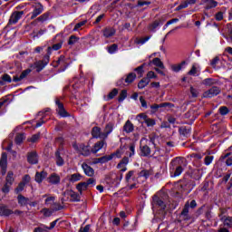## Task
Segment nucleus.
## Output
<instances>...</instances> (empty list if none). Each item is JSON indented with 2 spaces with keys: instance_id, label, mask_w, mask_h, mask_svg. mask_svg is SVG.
I'll return each mask as SVG.
<instances>
[{
  "instance_id": "ea45409f",
  "label": "nucleus",
  "mask_w": 232,
  "mask_h": 232,
  "mask_svg": "<svg viewBox=\"0 0 232 232\" xmlns=\"http://www.w3.org/2000/svg\"><path fill=\"white\" fill-rule=\"evenodd\" d=\"M70 197L73 202H79V200H81V196L76 192L71 191Z\"/></svg>"
},
{
  "instance_id": "4468645a",
  "label": "nucleus",
  "mask_w": 232,
  "mask_h": 232,
  "mask_svg": "<svg viewBox=\"0 0 232 232\" xmlns=\"http://www.w3.org/2000/svg\"><path fill=\"white\" fill-rule=\"evenodd\" d=\"M50 62V54L44 56V61L36 63V68L38 72H41Z\"/></svg>"
},
{
  "instance_id": "f8f14e48",
  "label": "nucleus",
  "mask_w": 232,
  "mask_h": 232,
  "mask_svg": "<svg viewBox=\"0 0 232 232\" xmlns=\"http://www.w3.org/2000/svg\"><path fill=\"white\" fill-rule=\"evenodd\" d=\"M47 182L49 184H53V185L60 184L61 183V177L56 173H53L47 178Z\"/></svg>"
},
{
  "instance_id": "423d86ee",
  "label": "nucleus",
  "mask_w": 232,
  "mask_h": 232,
  "mask_svg": "<svg viewBox=\"0 0 232 232\" xmlns=\"http://www.w3.org/2000/svg\"><path fill=\"white\" fill-rule=\"evenodd\" d=\"M7 160L8 156L6 155V153H2V157L0 159V175H2V177H5V175H6Z\"/></svg>"
},
{
  "instance_id": "cd10ccee",
  "label": "nucleus",
  "mask_w": 232,
  "mask_h": 232,
  "mask_svg": "<svg viewBox=\"0 0 232 232\" xmlns=\"http://www.w3.org/2000/svg\"><path fill=\"white\" fill-rule=\"evenodd\" d=\"M185 63L182 62L181 63L179 64H171L170 65V70L172 72H175L176 73H179V72H180V70H182V66H184Z\"/></svg>"
},
{
  "instance_id": "c756f323",
  "label": "nucleus",
  "mask_w": 232,
  "mask_h": 232,
  "mask_svg": "<svg viewBox=\"0 0 232 232\" xmlns=\"http://www.w3.org/2000/svg\"><path fill=\"white\" fill-rule=\"evenodd\" d=\"M24 139H26V136H24V133H18L15 136L14 142L16 144H22V142H23V140H24Z\"/></svg>"
},
{
  "instance_id": "0eeeda50",
  "label": "nucleus",
  "mask_w": 232,
  "mask_h": 232,
  "mask_svg": "<svg viewBox=\"0 0 232 232\" xmlns=\"http://www.w3.org/2000/svg\"><path fill=\"white\" fill-rule=\"evenodd\" d=\"M152 209H155V208H159L163 211V209H166V203L160 199V198L154 196L153 198V203H152Z\"/></svg>"
},
{
  "instance_id": "58836bf2",
  "label": "nucleus",
  "mask_w": 232,
  "mask_h": 232,
  "mask_svg": "<svg viewBox=\"0 0 232 232\" xmlns=\"http://www.w3.org/2000/svg\"><path fill=\"white\" fill-rule=\"evenodd\" d=\"M55 157H56V165L57 166H64V160H63V158L61 157L59 152L55 153Z\"/></svg>"
},
{
  "instance_id": "a19ab883",
  "label": "nucleus",
  "mask_w": 232,
  "mask_h": 232,
  "mask_svg": "<svg viewBox=\"0 0 232 232\" xmlns=\"http://www.w3.org/2000/svg\"><path fill=\"white\" fill-rule=\"evenodd\" d=\"M61 48H63V44H61V43L53 44V47H48L49 55H50L52 50L57 51V50H61Z\"/></svg>"
},
{
  "instance_id": "2f4dec72",
  "label": "nucleus",
  "mask_w": 232,
  "mask_h": 232,
  "mask_svg": "<svg viewBox=\"0 0 232 232\" xmlns=\"http://www.w3.org/2000/svg\"><path fill=\"white\" fill-rule=\"evenodd\" d=\"M135 79H137V75L135 74V72H130L129 73V75L126 77L125 79V82H127L128 84L133 82L135 81Z\"/></svg>"
},
{
  "instance_id": "9d476101",
  "label": "nucleus",
  "mask_w": 232,
  "mask_h": 232,
  "mask_svg": "<svg viewBox=\"0 0 232 232\" xmlns=\"http://www.w3.org/2000/svg\"><path fill=\"white\" fill-rule=\"evenodd\" d=\"M46 115H50V109H46L44 111L38 112V117H40V121L36 123L35 128H41V126L44 124V121H43V119H44Z\"/></svg>"
},
{
  "instance_id": "f704fd0d",
  "label": "nucleus",
  "mask_w": 232,
  "mask_h": 232,
  "mask_svg": "<svg viewBox=\"0 0 232 232\" xmlns=\"http://www.w3.org/2000/svg\"><path fill=\"white\" fill-rule=\"evenodd\" d=\"M217 5H218V3L215 2L214 0H207L206 8H207V10H209L211 8L217 7Z\"/></svg>"
},
{
  "instance_id": "680f3d73",
  "label": "nucleus",
  "mask_w": 232,
  "mask_h": 232,
  "mask_svg": "<svg viewBox=\"0 0 232 232\" xmlns=\"http://www.w3.org/2000/svg\"><path fill=\"white\" fill-rule=\"evenodd\" d=\"M42 213L44 217H52V210L48 209V208H44L42 210Z\"/></svg>"
},
{
  "instance_id": "09e8293b",
  "label": "nucleus",
  "mask_w": 232,
  "mask_h": 232,
  "mask_svg": "<svg viewBox=\"0 0 232 232\" xmlns=\"http://www.w3.org/2000/svg\"><path fill=\"white\" fill-rule=\"evenodd\" d=\"M85 184H87L88 188H93V186H95V184H97V182H96L95 179L91 178L87 181H85Z\"/></svg>"
},
{
  "instance_id": "393cba45",
  "label": "nucleus",
  "mask_w": 232,
  "mask_h": 232,
  "mask_svg": "<svg viewBox=\"0 0 232 232\" xmlns=\"http://www.w3.org/2000/svg\"><path fill=\"white\" fill-rule=\"evenodd\" d=\"M104 144H105L104 141H99L95 143L93 149L92 150V153H97L101 151V150L104 148Z\"/></svg>"
},
{
  "instance_id": "de8ad7c7",
  "label": "nucleus",
  "mask_w": 232,
  "mask_h": 232,
  "mask_svg": "<svg viewBox=\"0 0 232 232\" xmlns=\"http://www.w3.org/2000/svg\"><path fill=\"white\" fill-rule=\"evenodd\" d=\"M34 232H48V227L45 225H41L40 227L34 228Z\"/></svg>"
},
{
  "instance_id": "4be33fe9",
  "label": "nucleus",
  "mask_w": 232,
  "mask_h": 232,
  "mask_svg": "<svg viewBox=\"0 0 232 232\" xmlns=\"http://www.w3.org/2000/svg\"><path fill=\"white\" fill-rule=\"evenodd\" d=\"M8 215H12V210L8 209L5 206L0 205V216L8 217Z\"/></svg>"
},
{
  "instance_id": "bf43d9fd",
  "label": "nucleus",
  "mask_w": 232,
  "mask_h": 232,
  "mask_svg": "<svg viewBox=\"0 0 232 232\" xmlns=\"http://www.w3.org/2000/svg\"><path fill=\"white\" fill-rule=\"evenodd\" d=\"M140 177H143V179H148L150 177V171L149 170H141L140 172Z\"/></svg>"
},
{
  "instance_id": "72a5a7b5",
  "label": "nucleus",
  "mask_w": 232,
  "mask_h": 232,
  "mask_svg": "<svg viewBox=\"0 0 232 232\" xmlns=\"http://www.w3.org/2000/svg\"><path fill=\"white\" fill-rule=\"evenodd\" d=\"M136 119L138 121H140L142 124L146 122V120L148 119V115H146V113H140L136 116Z\"/></svg>"
},
{
  "instance_id": "c85d7f7f",
  "label": "nucleus",
  "mask_w": 232,
  "mask_h": 232,
  "mask_svg": "<svg viewBox=\"0 0 232 232\" xmlns=\"http://www.w3.org/2000/svg\"><path fill=\"white\" fill-rule=\"evenodd\" d=\"M150 84V79L145 78L142 79L139 83H138V88L140 90H142L144 88H146V86H148Z\"/></svg>"
},
{
  "instance_id": "f257e3e1",
  "label": "nucleus",
  "mask_w": 232,
  "mask_h": 232,
  "mask_svg": "<svg viewBox=\"0 0 232 232\" xmlns=\"http://www.w3.org/2000/svg\"><path fill=\"white\" fill-rule=\"evenodd\" d=\"M157 140H159V138L157 137H152L150 138V140H149L146 138H142L140 140V151H141V155L142 157H149V155H150L151 153V150L150 149V147L146 144H153L154 148H155V155L156 157H159L160 155V149L159 147H157Z\"/></svg>"
},
{
  "instance_id": "4c0bfd02",
  "label": "nucleus",
  "mask_w": 232,
  "mask_h": 232,
  "mask_svg": "<svg viewBox=\"0 0 232 232\" xmlns=\"http://www.w3.org/2000/svg\"><path fill=\"white\" fill-rule=\"evenodd\" d=\"M222 221L224 226H227V227H232V217L222 218Z\"/></svg>"
},
{
  "instance_id": "9b49d317",
  "label": "nucleus",
  "mask_w": 232,
  "mask_h": 232,
  "mask_svg": "<svg viewBox=\"0 0 232 232\" xmlns=\"http://www.w3.org/2000/svg\"><path fill=\"white\" fill-rule=\"evenodd\" d=\"M130 163V159L128 157L123 158L121 162L117 165L118 169L121 171V173H124V171L128 170V164Z\"/></svg>"
},
{
  "instance_id": "dca6fc26",
  "label": "nucleus",
  "mask_w": 232,
  "mask_h": 232,
  "mask_svg": "<svg viewBox=\"0 0 232 232\" xmlns=\"http://www.w3.org/2000/svg\"><path fill=\"white\" fill-rule=\"evenodd\" d=\"M92 135L94 139H104V134L99 127L92 128Z\"/></svg>"
},
{
  "instance_id": "5701e85b",
  "label": "nucleus",
  "mask_w": 232,
  "mask_h": 232,
  "mask_svg": "<svg viewBox=\"0 0 232 232\" xmlns=\"http://www.w3.org/2000/svg\"><path fill=\"white\" fill-rule=\"evenodd\" d=\"M134 127L130 121H127L125 125L123 126V131L126 133H131L133 131Z\"/></svg>"
},
{
  "instance_id": "b1692460",
  "label": "nucleus",
  "mask_w": 232,
  "mask_h": 232,
  "mask_svg": "<svg viewBox=\"0 0 232 232\" xmlns=\"http://www.w3.org/2000/svg\"><path fill=\"white\" fill-rule=\"evenodd\" d=\"M166 106H171V103H161V104H153L150 106V109L152 110L153 113L157 112L159 108H166Z\"/></svg>"
},
{
  "instance_id": "a211bd4d",
  "label": "nucleus",
  "mask_w": 232,
  "mask_h": 232,
  "mask_svg": "<svg viewBox=\"0 0 232 232\" xmlns=\"http://www.w3.org/2000/svg\"><path fill=\"white\" fill-rule=\"evenodd\" d=\"M27 160L29 164H37L38 162V158H37V153L35 152H31L27 156Z\"/></svg>"
},
{
  "instance_id": "8fccbe9b",
  "label": "nucleus",
  "mask_w": 232,
  "mask_h": 232,
  "mask_svg": "<svg viewBox=\"0 0 232 232\" xmlns=\"http://www.w3.org/2000/svg\"><path fill=\"white\" fill-rule=\"evenodd\" d=\"M54 202H55V197H49L45 199L46 206H53Z\"/></svg>"
},
{
  "instance_id": "ddd939ff",
  "label": "nucleus",
  "mask_w": 232,
  "mask_h": 232,
  "mask_svg": "<svg viewBox=\"0 0 232 232\" xmlns=\"http://www.w3.org/2000/svg\"><path fill=\"white\" fill-rule=\"evenodd\" d=\"M82 169L85 175H87V177H93V175H95V170L93 169V168L86 163L82 164Z\"/></svg>"
},
{
  "instance_id": "052dcab7",
  "label": "nucleus",
  "mask_w": 232,
  "mask_h": 232,
  "mask_svg": "<svg viewBox=\"0 0 232 232\" xmlns=\"http://www.w3.org/2000/svg\"><path fill=\"white\" fill-rule=\"evenodd\" d=\"M219 112L221 115H227V113H229V109H227V107H221Z\"/></svg>"
},
{
  "instance_id": "a878e982",
  "label": "nucleus",
  "mask_w": 232,
  "mask_h": 232,
  "mask_svg": "<svg viewBox=\"0 0 232 232\" xmlns=\"http://www.w3.org/2000/svg\"><path fill=\"white\" fill-rule=\"evenodd\" d=\"M88 185L84 182H81L76 186V189H78L80 195H82V191H86L88 189Z\"/></svg>"
},
{
  "instance_id": "6e6d98bb",
  "label": "nucleus",
  "mask_w": 232,
  "mask_h": 232,
  "mask_svg": "<svg viewBox=\"0 0 232 232\" xmlns=\"http://www.w3.org/2000/svg\"><path fill=\"white\" fill-rule=\"evenodd\" d=\"M119 93V91H117V89H113L108 95V101L113 99V97H115V95H117Z\"/></svg>"
},
{
  "instance_id": "1a4fd4ad",
  "label": "nucleus",
  "mask_w": 232,
  "mask_h": 232,
  "mask_svg": "<svg viewBox=\"0 0 232 232\" xmlns=\"http://www.w3.org/2000/svg\"><path fill=\"white\" fill-rule=\"evenodd\" d=\"M220 93V89L218 87H212L210 90L204 92L203 97L211 99V97H215Z\"/></svg>"
},
{
  "instance_id": "a18cd8bd",
  "label": "nucleus",
  "mask_w": 232,
  "mask_h": 232,
  "mask_svg": "<svg viewBox=\"0 0 232 232\" xmlns=\"http://www.w3.org/2000/svg\"><path fill=\"white\" fill-rule=\"evenodd\" d=\"M145 124L149 127L151 128L153 126H155L156 121L155 120L151 119V118H147L145 121Z\"/></svg>"
},
{
  "instance_id": "7c9ffc66",
  "label": "nucleus",
  "mask_w": 232,
  "mask_h": 232,
  "mask_svg": "<svg viewBox=\"0 0 232 232\" xmlns=\"http://www.w3.org/2000/svg\"><path fill=\"white\" fill-rule=\"evenodd\" d=\"M28 202H30V199H28V198H24L22 195L18 196V204H20V206H26Z\"/></svg>"
},
{
  "instance_id": "473e14b6",
  "label": "nucleus",
  "mask_w": 232,
  "mask_h": 232,
  "mask_svg": "<svg viewBox=\"0 0 232 232\" xmlns=\"http://www.w3.org/2000/svg\"><path fill=\"white\" fill-rule=\"evenodd\" d=\"M152 64H154V66H157L158 68H161V70H164V63H162V61L160 60V58H154L152 60Z\"/></svg>"
},
{
  "instance_id": "3c124183",
  "label": "nucleus",
  "mask_w": 232,
  "mask_h": 232,
  "mask_svg": "<svg viewBox=\"0 0 232 232\" xmlns=\"http://www.w3.org/2000/svg\"><path fill=\"white\" fill-rule=\"evenodd\" d=\"M182 171H184V169L182 167L179 166L176 168L173 177H179V175H182Z\"/></svg>"
},
{
  "instance_id": "13d9d810",
  "label": "nucleus",
  "mask_w": 232,
  "mask_h": 232,
  "mask_svg": "<svg viewBox=\"0 0 232 232\" xmlns=\"http://www.w3.org/2000/svg\"><path fill=\"white\" fill-rule=\"evenodd\" d=\"M85 24H86V21H82V22L76 24L73 28V32H77V30H79V28H81L82 26H84Z\"/></svg>"
},
{
  "instance_id": "0e129e2a",
  "label": "nucleus",
  "mask_w": 232,
  "mask_h": 232,
  "mask_svg": "<svg viewBox=\"0 0 232 232\" xmlns=\"http://www.w3.org/2000/svg\"><path fill=\"white\" fill-rule=\"evenodd\" d=\"M128 150L130 151L129 157H133L135 155V145H130Z\"/></svg>"
},
{
  "instance_id": "79ce46f5",
  "label": "nucleus",
  "mask_w": 232,
  "mask_h": 232,
  "mask_svg": "<svg viewBox=\"0 0 232 232\" xmlns=\"http://www.w3.org/2000/svg\"><path fill=\"white\" fill-rule=\"evenodd\" d=\"M202 84L205 86H213V84H215V80L213 78H207L203 80Z\"/></svg>"
},
{
  "instance_id": "c9c22d12",
  "label": "nucleus",
  "mask_w": 232,
  "mask_h": 232,
  "mask_svg": "<svg viewBox=\"0 0 232 232\" xmlns=\"http://www.w3.org/2000/svg\"><path fill=\"white\" fill-rule=\"evenodd\" d=\"M133 173H134L133 170H130L126 175V181L128 182V184H131V182H135V178H133Z\"/></svg>"
},
{
  "instance_id": "e2e57ef3",
  "label": "nucleus",
  "mask_w": 232,
  "mask_h": 232,
  "mask_svg": "<svg viewBox=\"0 0 232 232\" xmlns=\"http://www.w3.org/2000/svg\"><path fill=\"white\" fill-rule=\"evenodd\" d=\"M213 162V156H207L205 158V164L206 166H209Z\"/></svg>"
},
{
  "instance_id": "49530a36",
  "label": "nucleus",
  "mask_w": 232,
  "mask_h": 232,
  "mask_svg": "<svg viewBox=\"0 0 232 232\" xmlns=\"http://www.w3.org/2000/svg\"><path fill=\"white\" fill-rule=\"evenodd\" d=\"M188 213H189V203H186V205L181 212V217H188Z\"/></svg>"
},
{
  "instance_id": "412c9836",
  "label": "nucleus",
  "mask_w": 232,
  "mask_h": 232,
  "mask_svg": "<svg viewBox=\"0 0 232 232\" xmlns=\"http://www.w3.org/2000/svg\"><path fill=\"white\" fill-rule=\"evenodd\" d=\"M115 35V30L111 27H107L103 30V36L107 39Z\"/></svg>"
},
{
  "instance_id": "6e6552de",
  "label": "nucleus",
  "mask_w": 232,
  "mask_h": 232,
  "mask_svg": "<svg viewBox=\"0 0 232 232\" xmlns=\"http://www.w3.org/2000/svg\"><path fill=\"white\" fill-rule=\"evenodd\" d=\"M56 111L58 113V115H60V117H69L68 111H66V110H64V105L63 103H61V102L59 100H56Z\"/></svg>"
},
{
  "instance_id": "7ed1b4c3",
  "label": "nucleus",
  "mask_w": 232,
  "mask_h": 232,
  "mask_svg": "<svg viewBox=\"0 0 232 232\" xmlns=\"http://www.w3.org/2000/svg\"><path fill=\"white\" fill-rule=\"evenodd\" d=\"M128 150L126 147H122L120 150H118L116 152L108 155V156H103L100 159H98V162L101 164H105V162H110V160H112V159H121L122 157V154L124 153V150Z\"/></svg>"
},
{
  "instance_id": "2eb2a0df",
  "label": "nucleus",
  "mask_w": 232,
  "mask_h": 232,
  "mask_svg": "<svg viewBox=\"0 0 232 232\" xmlns=\"http://www.w3.org/2000/svg\"><path fill=\"white\" fill-rule=\"evenodd\" d=\"M32 72V70L26 69L24 70L20 76H14L13 81L14 82H19V81H23V79H25L30 73Z\"/></svg>"
},
{
  "instance_id": "e433bc0d",
  "label": "nucleus",
  "mask_w": 232,
  "mask_h": 232,
  "mask_svg": "<svg viewBox=\"0 0 232 232\" xmlns=\"http://www.w3.org/2000/svg\"><path fill=\"white\" fill-rule=\"evenodd\" d=\"M6 182L7 184H9V186H12V184H14V172L12 171H9L7 173V176H6Z\"/></svg>"
},
{
  "instance_id": "338daca9",
  "label": "nucleus",
  "mask_w": 232,
  "mask_h": 232,
  "mask_svg": "<svg viewBox=\"0 0 232 232\" xmlns=\"http://www.w3.org/2000/svg\"><path fill=\"white\" fill-rule=\"evenodd\" d=\"M77 41H79V38L76 36H71L69 39L68 44H75V43H77Z\"/></svg>"
},
{
  "instance_id": "aec40b11",
  "label": "nucleus",
  "mask_w": 232,
  "mask_h": 232,
  "mask_svg": "<svg viewBox=\"0 0 232 232\" xmlns=\"http://www.w3.org/2000/svg\"><path fill=\"white\" fill-rule=\"evenodd\" d=\"M111 131H113V125L112 123H108L105 126V129L103 130V139H108V135H110V133H111Z\"/></svg>"
},
{
  "instance_id": "864d4df0",
  "label": "nucleus",
  "mask_w": 232,
  "mask_h": 232,
  "mask_svg": "<svg viewBox=\"0 0 232 232\" xmlns=\"http://www.w3.org/2000/svg\"><path fill=\"white\" fill-rule=\"evenodd\" d=\"M40 138H41L40 134H34L30 139H28V141L29 142H37V140H39Z\"/></svg>"
},
{
  "instance_id": "f3484780",
  "label": "nucleus",
  "mask_w": 232,
  "mask_h": 232,
  "mask_svg": "<svg viewBox=\"0 0 232 232\" xmlns=\"http://www.w3.org/2000/svg\"><path fill=\"white\" fill-rule=\"evenodd\" d=\"M82 179V176L80 173H74L67 176V179L72 184H74V182H79Z\"/></svg>"
},
{
  "instance_id": "c03bdc74",
  "label": "nucleus",
  "mask_w": 232,
  "mask_h": 232,
  "mask_svg": "<svg viewBox=\"0 0 232 232\" xmlns=\"http://www.w3.org/2000/svg\"><path fill=\"white\" fill-rule=\"evenodd\" d=\"M158 26H160V22L155 21L150 25L149 29L150 32H155Z\"/></svg>"
},
{
  "instance_id": "69168bd1",
  "label": "nucleus",
  "mask_w": 232,
  "mask_h": 232,
  "mask_svg": "<svg viewBox=\"0 0 232 232\" xmlns=\"http://www.w3.org/2000/svg\"><path fill=\"white\" fill-rule=\"evenodd\" d=\"M24 186H26V185L24 183L21 182L15 189L16 193H21V191H23V189H24Z\"/></svg>"
},
{
  "instance_id": "603ef678",
  "label": "nucleus",
  "mask_w": 232,
  "mask_h": 232,
  "mask_svg": "<svg viewBox=\"0 0 232 232\" xmlns=\"http://www.w3.org/2000/svg\"><path fill=\"white\" fill-rule=\"evenodd\" d=\"M118 49L119 47L117 46V44H112L110 47H108V52L109 53H115V52H117Z\"/></svg>"
},
{
  "instance_id": "6ab92c4d",
  "label": "nucleus",
  "mask_w": 232,
  "mask_h": 232,
  "mask_svg": "<svg viewBox=\"0 0 232 232\" xmlns=\"http://www.w3.org/2000/svg\"><path fill=\"white\" fill-rule=\"evenodd\" d=\"M46 177H48V173H46V171L36 172L35 182H38V184H41V182H43V179H46Z\"/></svg>"
},
{
  "instance_id": "20e7f679",
  "label": "nucleus",
  "mask_w": 232,
  "mask_h": 232,
  "mask_svg": "<svg viewBox=\"0 0 232 232\" xmlns=\"http://www.w3.org/2000/svg\"><path fill=\"white\" fill-rule=\"evenodd\" d=\"M72 148H74L76 151H80L81 155H82L83 157H88L90 153H92V150H90V146L88 145L74 143L72 145Z\"/></svg>"
},
{
  "instance_id": "bb28decb",
  "label": "nucleus",
  "mask_w": 232,
  "mask_h": 232,
  "mask_svg": "<svg viewBox=\"0 0 232 232\" xmlns=\"http://www.w3.org/2000/svg\"><path fill=\"white\" fill-rule=\"evenodd\" d=\"M200 73V67L198 64H193L191 70L188 72V75H198Z\"/></svg>"
},
{
  "instance_id": "39448f33",
  "label": "nucleus",
  "mask_w": 232,
  "mask_h": 232,
  "mask_svg": "<svg viewBox=\"0 0 232 232\" xmlns=\"http://www.w3.org/2000/svg\"><path fill=\"white\" fill-rule=\"evenodd\" d=\"M24 15V11H14L11 14V16L9 18V24H17L19 23V20L21 17Z\"/></svg>"
},
{
  "instance_id": "774afa93",
  "label": "nucleus",
  "mask_w": 232,
  "mask_h": 232,
  "mask_svg": "<svg viewBox=\"0 0 232 232\" xmlns=\"http://www.w3.org/2000/svg\"><path fill=\"white\" fill-rule=\"evenodd\" d=\"M190 93L192 95V97H198V90L191 87L190 88Z\"/></svg>"
},
{
  "instance_id": "f03ea898",
  "label": "nucleus",
  "mask_w": 232,
  "mask_h": 232,
  "mask_svg": "<svg viewBox=\"0 0 232 232\" xmlns=\"http://www.w3.org/2000/svg\"><path fill=\"white\" fill-rule=\"evenodd\" d=\"M31 3L29 4L31 6L32 12L28 14L30 15L31 19H35L37 15H41L43 14L44 7L41 3L37 2V0H30Z\"/></svg>"
},
{
  "instance_id": "5fc2aeb1",
  "label": "nucleus",
  "mask_w": 232,
  "mask_h": 232,
  "mask_svg": "<svg viewBox=\"0 0 232 232\" xmlns=\"http://www.w3.org/2000/svg\"><path fill=\"white\" fill-rule=\"evenodd\" d=\"M53 211H60V209H63V206L57 202L54 201L52 206Z\"/></svg>"
},
{
  "instance_id": "4d7b16f0",
  "label": "nucleus",
  "mask_w": 232,
  "mask_h": 232,
  "mask_svg": "<svg viewBox=\"0 0 232 232\" xmlns=\"http://www.w3.org/2000/svg\"><path fill=\"white\" fill-rule=\"evenodd\" d=\"M148 41H150V37H146L143 39H137L135 40L136 44H145V43H148Z\"/></svg>"
},
{
  "instance_id": "37998d69",
  "label": "nucleus",
  "mask_w": 232,
  "mask_h": 232,
  "mask_svg": "<svg viewBox=\"0 0 232 232\" xmlns=\"http://www.w3.org/2000/svg\"><path fill=\"white\" fill-rule=\"evenodd\" d=\"M126 97H128V92L126 90L121 91L118 98L119 102H123Z\"/></svg>"
}]
</instances>
